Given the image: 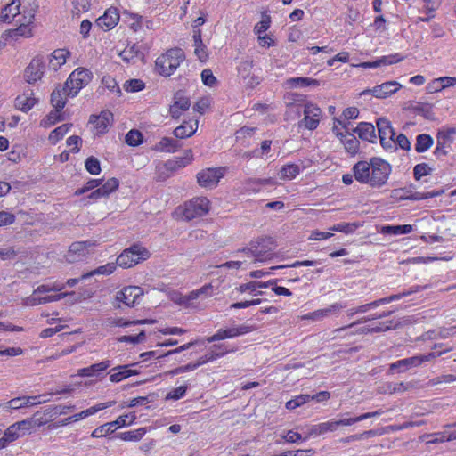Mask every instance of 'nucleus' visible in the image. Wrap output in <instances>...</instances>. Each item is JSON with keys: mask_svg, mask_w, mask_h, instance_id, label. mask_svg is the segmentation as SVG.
Here are the masks:
<instances>
[{"mask_svg": "<svg viewBox=\"0 0 456 456\" xmlns=\"http://www.w3.org/2000/svg\"><path fill=\"white\" fill-rule=\"evenodd\" d=\"M391 166L380 158L361 160L352 168L354 179L372 188L384 186L391 174Z\"/></svg>", "mask_w": 456, "mask_h": 456, "instance_id": "nucleus-1", "label": "nucleus"}, {"mask_svg": "<svg viewBox=\"0 0 456 456\" xmlns=\"http://www.w3.org/2000/svg\"><path fill=\"white\" fill-rule=\"evenodd\" d=\"M275 248V240L272 237L265 236L252 240L238 252L243 253L253 263H265L274 257Z\"/></svg>", "mask_w": 456, "mask_h": 456, "instance_id": "nucleus-2", "label": "nucleus"}, {"mask_svg": "<svg viewBox=\"0 0 456 456\" xmlns=\"http://www.w3.org/2000/svg\"><path fill=\"white\" fill-rule=\"evenodd\" d=\"M184 60L185 55L181 48H171L157 58L155 69L163 77H170Z\"/></svg>", "mask_w": 456, "mask_h": 456, "instance_id": "nucleus-3", "label": "nucleus"}, {"mask_svg": "<svg viewBox=\"0 0 456 456\" xmlns=\"http://www.w3.org/2000/svg\"><path fill=\"white\" fill-rule=\"evenodd\" d=\"M149 257L150 252L145 247L141 244H134L128 248H126L117 257V265L123 268H130Z\"/></svg>", "mask_w": 456, "mask_h": 456, "instance_id": "nucleus-4", "label": "nucleus"}, {"mask_svg": "<svg viewBox=\"0 0 456 456\" xmlns=\"http://www.w3.org/2000/svg\"><path fill=\"white\" fill-rule=\"evenodd\" d=\"M92 79V73L89 69L85 68H77L70 73L65 86L67 87V94L69 97H75L79 91L90 83Z\"/></svg>", "mask_w": 456, "mask_h": 456, "instance_id": "nucleus-5", "label": "nucleus"}, {"mask_svg": "<svg viewBox=\"0 0 456 456\" xmlns=\"http://www.w3.org/2000/svg\"><path fill=\"white\" fill-rule=\"evenodd\" d=\"M182 209L183 218L190 221L207 215L210 210V201L206 197H196L186 201Z\"/></svg>", "mask_w": 456, "mask_h": 456, "instance_id": "nucleus-6", "label": "nucleus"}, {"mask_svg": "<svg viewBox=\"0 0 456 456\" xmlns=\"http://www.w3.org/2000/svg\"><path fill=\"white\" fill-rule=\"evenodd\" d=\"M225 167H210L202 169L197 174L199 185L205 189H214L224 176Z\"/></svg>", "mask_w": 456, "mask_h": 456, "instance_id": "nucleus-7", "label": "nucleus"}, {"mask_svg": "<svg viewBox=\"0 0 456 456\" xmlns=\"http://www.w3.org/2000/svg\"><path fill=\"white\" fill-rule=\"evenodd\" d=\"M322 116V111L320 107L312 102H307L304 104V118L298 122V126L315 130L320 124Z\"/></svg>", "mask_w": 456, "mask_h": 456, "instance_id": "nucleus-8", "label": "nucleus"}, {"mask_svg": "<svg viewBox=\"0 0 456 456\" xmlns=\"http://www.w3.org/2000/svg\"><path fill=\"white\" fill-rule=\"evenodd\" d=\"M47 289L45 286H38L33 293L23 299V305L26 306H36L42 304L59 301L64 298L69 293H59L56 295H45Z\"/></svg>", "mask_w": 456, "mask_h": 456, "instance_id": "nucleus-9", "label": "nucleus"}, {"mask_svg": "<svg viewBox=\"0 0 456 456\" xmlns=\"http://www.w3.org/2000/svg\"><path fill=\"white\" fill-rule=\"evenodd\" d=\"M380 144L387 150L395 148V136L396 135L391 123L385 118H380L376 122Z\"/></svg>", "mask_w": 456, "mask_h": 456, "instance_id": "nucleus-10", "label": "nucleus"}, {"mask_svg": "<svg viewBox=\"0 0 456 456\" xmlns=\"http://www.w3.org/2000/svg\"><path fill=\"white\" fill-rule=\"evenodd\" d=\"M255 328L252 325L241 324L228 329H219L213 336L207 338L208 343L226 338H233L253 331Z\"/></svg>", "mask_w": 456, "mask_h": 456, "instance_id": "nucleus-11", "label": "nucleus"}, {"mask_svg": "<svg viewBox=\"0 0 456 456\" xmlns=\"http://www.w3.org/2000/svg\"><path fill=\"white\" fill-rule=\"evenodd\" d=\"M35 20V10H31L22 20H19L20 26L7 31V37L18 40L20 37H30L33 35L32 24Z\"/></svg>", "mask_w": 456, "mask_h": 456, "instance_id": "nucleus-12", "label": "nucleus"}, {"mask_svg": "<svg viewBox=\"0 0 456 456\" xmlns=\"http://www.w3.org/2000/svg\"><path fill=\"white\" fill-rule=\"evenodd\" d=\"M95 242L92 240L73 242L65 255L69 263H76L86 258L89 254V248L94 247Z\"/></svg>", "mask_w": 456, "mask_h": 456, "instance_id": "nucleus-13", "label": "nucleus"}, {"mask_svg": "<svg viewBox=\"0 0 456 456\" xmlns=\"http://www.w3.org/2000/svg\"><path fill=\"white\" fill-rule=\"evenodd\" d=\"M142 295L143 290L141 287L127 286L116 293L115 299L126 306L133 307Z\"/></svg>", "mask_w": 456, "mask_h": 456, "instance_id": "nucleus-14", "label": "nucleus"}, {"mask_svg": "<svg viewBox=\"0 0 456 456\" xmlns=\"http://www.w3.org/2000/svg\"><path fill=\"white\" fill-rule=\"evenodd\" d=\"M390 314V312L389 313H383L382 314H379V316H371V317H363L360 320H358L357 322H352L350 323L349 325H346V326H344V327H341V328H338V329H335L332 333L334 334V338L336 337H346V336H352L354 334H366V333H370V330H369L370 329V325L368 326H364V327H362V328H359L357 330L355 331H348L350 330L352 328H354L356 324H359V323H364L366 322L367 321H370V320H374L376 318H382V317H386V316H388Z\"/></svg>", "mask_w": 456, "mask_h": 456, "instance_id": "nucleus-15", "label": "nucleus"}, {"mask_svg": "<svg viewBox=\"0 0 456 456\" xmlns=\"http://www.w3.org/2000/svg\"><path fill=\"white\" fill-rule=\"evenodd\" d=\"M401 87L402 85L396 81H387L374 86L372 89H366L361 94H370L376 98L385 99L396 93Z\"/></svg>", "mask_w": 456, "mask_h": 456, "instance_id": "nucleus-16", "label": "nucleus"}, {"mask_svg": "<svg viewBox=\"0 0 456 456\" xmlns=\"http://www.w3.org/2000/svg\"><path fill=\"white\" fill-rule=\"evenodd\" d=\"M33 420L27 419L11 425L4 433V438L10 444L24 436L32 428Z\"/></svg>", "mask_w": 456, "mask_h": 456, "instance_id": "nucleus-17", "label": "nucleus"}, {"mask_svg": "<svg viewBox=\"0 0 456 456\" xmlns=\"http://www.w3.org/2000/svg\"><path fill=\"white\" fill-rule=\"evenodd\" d=\"M345 307L341 303L336 302L331 304L326 308L323 309H318L312 313H309L303 316V319L305 320H310L314 322H319L323 320L324 318L332 316V315H338L340 311Z\"/></svg>", "mask_w": 456, "mask_h": 456, "instance_id": "nucleus-18", "label": "nucleus"}, {"mask_svg": "<svg viewBox=\"0 0 456 456\" xmlns=\"http://www.w3.org/2000/svg\"><path fill=\"white\" fill-rule=\"evenodd\" d=\"M44 69L45 66L42 58L36 57L32 59L28 66L25 69V80L29 84L38 81L43 77Z\"/></svg>", "mask_w": 456, "mask_h": 456, "instance_id": "nucleus-19", "label": "nucleus"}, {"mask_svg": "<svg viewBox=\"0 0 456 456\" xmlns=\"http://www.w3.org/2000/svg\"><path fill=\"white\" fill-rule=\"evenodd\" d=\"M113 121V115L109 110L102 111L98 116H91L90 123L94 126L96 134H102L107 132Z\"/></svg>", "mask_w": 456, "mask_h": 456, "instance_id": "nucleus-20", "label": "nucleus"}, {"mask_svg": "<svg viewBox=\"0 0 456 456\" xmlns=\"http://www.w3.org/2000/svg\"><path fill=\"white\" fill-rule=\"evenodd\" d=\"M190 106L189 98L184 96L182 92H177L174 96V103L169 108V113L173 118L177 119L183 112L189 110Z\"/></svg>", "mask_w": 456, "mask_h": 456, "instance_id": "nucleus-21", "label": "nucleus"}, {"mask_svg": "<svg viewBox=\"0 0 456 456\" xmlns=\"http://www.w3.org/2000/svg\"><path fill=\"white\" fill-rule=\"evenodd\" d=\"M119 12L116 8H109L103 15L99 17L96 20L98 27L105 31L112 29L119 21Z\"/></svg>", "mask_w": 456, "mask_h": 456, "instance_id": "nucleus-22", "label": "nucleus"}, {"mask_svg": "<svg viewBox=\"0 0 456 456\" xmlns=\"http://www.w3.org/2000/svg\"><path fill=\"white\" fill-rule=\"evenodd\" d=\"M136 365L137 363H134L132 365H119L112 368L110 370V380L111 382L118 383L128 377L138 375L139 371L135 369L131 368Z\"/></svg>", "mask_w": 456, "mask_h": 456, "instance_id": "nucleus-23", "label": "nucleus"}, {"mask_svg": "<svg viewBox=\"0 0 456 456\" xmlns=\"http://www.w3.org/2000/svg\"><path fill=\"white\" fill-rule=\"evenodd\" d=\"M352 425H353V421L351 420V418H346V419H332L326 422L319 423L318 427H319V429H320L319 431L321 432V436H322V435H324L327 433H331V432L337 431L340 426H352Z\"/></svg>", "mask_w": 456, "mask_h": 456, "instance_id": "nucleus-24", "label": "nucleus"}, {"mask_svg": "<svg viewBox=\"0 0 456 456\" xmlns=\"http://www.w3.org/2000/svg\"><path fill=\"white\" fill-rule=\"evenodd\" d=\"M37 102V99L33 95V92L28 91L17 96L15 99V107L23 112H28L35 106Z\"/></svg>", "mask_w": 456, "mask_h": 456, "instance_id": "nucleus-25", "label": "nucleus"}, {"mask_svg": "<svg viewBox=\"0 0 456 456\" xmlns=\"http://www.w3.org/2000/svg\"><path fill=\"white\" fill-rule=\"evenodd\" d=\"M427 440V444H439L447 441L456 440V431L453 432H436L432 434H424L419 437L420 440Z\"/></svg>", "mask_w": 456, "mask_h": 456, "instance_id": "nucleus-26", "label": "nucleus"}, {"mask_svg": "<svg viewBox=\"0 0 456 456\" xmlns=\"http://www.w3.org/2000/svg\"><path fill=\"white\" fill-rule=\"evenodd\" d=\"M320 81L311 77H291L285 81V86L287 88H297V87H318Z\"/></svg>", "mask_w": 456, "mask_h": 456, "instance_id": "nucleus-27", "label": "nucleus"}, {"mask_svg": "<svg viewBox=\"0 0 456 456\" xmlns=\"http://www.w3.org/2000/svg\"><path fill=\"white\" fill-rule=\"evenodd\" d=\"M111 362L105 360L98 363L78 370L77 374L80 377H93L110 367Z\"/></svg>", "mask_w": 456, "mask_h": 456, "instance_id": "nucleus-28", "label": "nucleus"}, {"mask_svg": "<svg viewBox=\"0 0 456 456\" xmlns=\"http://www.w3.org/2000/svg\"><path fill=\"white\" fill-rule=\"evenodd\" d=\"M198 126V120H195L193 123L183 122L174 130V135L180 139L189 138L196 133Z\"/></svg>", "mask_w": 456, "mask_h": 456, "instance_id": "nucleus-29", "label": "nucleus"}, {"mask_svg": "<svg viewBox=\"0 0 456 456\" xmlns=\"http://www.w3.org/2000/svg\"><path fill=\"white\" fill-rule=\"evenodd\" d=\"M67 93L68 90L65 85L63 86L59 85L55 87L51 94V104L53 108H64L66 104V98L69 96Z\"/></svg>", "mask_w": 456, "mask_h": 456, "instance_id": "nucleus-30", "label": "nucleus"}, {"mask_svg": "<svg viewBox=\"0 0 456 456\" xmlns=\"http://www.w3.org/2000/svg\"><path fill=\"white\" fill-rule=\"evenodd\" d=\"M70 53L66 49H56L54 50L49 60L50 67L57 70L67 61V58L69 57Z\"/></svg>", "mask_w": 456, "mask_h": 456, "instance_id": "nucleus-31", "label": "nucleus"}, {"mask_svg": "<svg viewBox=\"0 0 456 456\" xmlns=\"http://www.w3.org/2000/svg\"><path fill=\"white\" fill-rule=\"evenodd\" d=\"M275 182L273 178L256 179L250 178L245 181V191L256 193L261 191L262 187L267 185H274Z\"/></svg>", "mask_w": 456, "mask_h": 456, "instance_id": "nucleus-32", "label": "nucleus"}, {"mask_svg": "<svg viewBox=\"0 0 456 456\" xmlns=\"http://www.w3.org/2000/svg\"><path fill=\"white\" fill-rule=\"evenodd\" d=\"M419 366V361L415 356L398 360L389 365L390 371L404 372L412 367Z\"/></svg>", "mask_w": 456, "mask_h": 456, "instance_id": "nucleus-33", "label": "nucleus"}, {"mask_svg": "<svg viewBox=\"0 0 456 456\" xmlns=\"http://www.w3.org/2000/svg\"><path fill=\"white\" fill-rule=\"evenodd\" d=\"M193 46H194V53L198 57L200 61H207L208 54L207 51L206 45L203 44L201 38V31L200 29L193 31Z\"/></svg>", "mask_w": 456, "mask_h": 456, "instance_id": "nucleus-34", "label": "nucleus"}, {"mask_svg": "<svg viewBox=\"0 0 456 456\" xmlns=\"http://www.w3.org/2000/svg\"><path fill=\"white\" fill-rule=\"evenodd\" d=\"M20 2L12 0L6 4L0 12V20L10 22L16 15L20 13Z\"/></svg>", "mask_w": 456, "mask_h": 456, "instance_id": "nucleus-35", "label": "nucleus"}, {"mask_svg": "<svg viewBox=\"0 0 456 456\" xmlns=\"http://www.w3.org/2000/svg\"><path fill=\"white\" fill-rule=\"evenodd\" d=\"M115 404V401H110L107 403H101L98 404H95L86 410H84L78 413H76L73 415V419H75L76 421H79L81 419H86L89 416L94 415L98 411L107 409L109 407H111Z\"/></svg>", "mask_w": 456, "mask_h": 456, "instance_id": "nucleus-36", "label": "nucleus"}, {"mask_svg": "<svg viewBox=\"0 0 456 456\" xmlns=\"http://www.w3.org/2000/svg\"><path fill=\"white\" fill-rule=\"evenodd\" d=\"M359 135V137L362 140L374 142L376 139L375 127L370 123L362 122L360 123L357 127L354 129Z\"/></svg>", "mask_w": 456, "mask_h": 456, "instance_id": "nucleus-37", "label": "nucleus"}, {"mask_svg": "<svg viewBox=\"0 0 456 456\" xmlns=\"http://www.w3.org/2000/svg\"><path fill=\"white\" fill-rule=\"evenodd\" d=\"M69 391L68 389L57 391L55 393L46 394V395H34V396H23L22 398V403L24 404V407H30L38 405L41 403H45L51 400V396L53 394H62Z\"/></svg>", "mask_w": 456, "mask_h": 456, "instance_id": "nucleus-38", "label": "nucleus"}, {"mask_svg": "<svg viewBox=\"0 0 456 456\" xmlns=\"http://www.w3.org/2000/svg\"><path fill=\"white\" fill-rule=\"evenodd\" d=\"M456 86V77H441L438 78H435L429 84L430 90L435 92H440L449 87H452Z\"/></svg>", "mask_w": 456, "mask_h": 456, "instance_id": "nucleus-39", "label": "nucleus"}, {"mask_svg": "<svg viewBox=\"0 0 456 456\" xmlns=\"http://www.w3.org/2000/svg\"><path fill=\"white\" fill-rule=\"evenodd\" d=\"M180 145L177 141L170 137H163L155 146L154 150L160 152L173 153L177 151Z\"/></svg>", "mask_w": 456, "mask_h": 456, "instance_id": "nucleus-40", "label": "nucleus"}, {"mask_svg": "<svg viewBox=\"0 0 456 456\" xmlns=\"http://www.w3.org/2000/svg\"><path fill=\"white\" fill-rule=\"evenodd\" d=\"M154 320H138V321H125L123 318H108L105 321V325L107 327H127L132 324H143V323H153Z\"/></svg>", "mask_w": 456, "mask_h": 456, "instance_id": "nucleus-41", "label": "nucleus"}, {"mask_svg": "<svg viewBox=\"0 0 456 456\" xmlns=\"http://www.w3.org/2000/svg\"><path fill=\"white\" fill-rule=\"evenodd\" d=\"M341 142L344 144L346 151L351 154L354 155L359 151V141L354 135L346 131L343 137L340 139Z\"/></svg>", "mask_w": 456, "mask_h": 456, "instance_id": "nucleus-42", "label": "nucleus"}, {"mask_svg": "<svg viewBox=\"0 0 456 456\" xmlns=\"http://www.w3.org/2000/svg\"><path fill=\"white\" fill-rule=\"evenodd\" d=\"M412 231V226L411 224H403V225H384L380 229V232L383 234L388 235H400V234H408Z\"/></svg>", "mask_w": 456, "mask_h": 456, "instance_id": "nucleus-43", "label": "nucleus"}, {"mask_svg": "<svg viewBox=\"0 0 456 456\" xmlns=\"http://www.w3.org/2000/svg\"><path fill=\"white\" fill-rule=\"evenodd\" d=\"M434 143L433 138L427 134H419L416 138L415 151L418 153L427 151Z\"/></svg>", "mask_w": 456, "mask_h": 456, "instance_id": "nucleus-44", "label": "nucleus"}, {"mask_svg": "<svg viewBox=\"0 0 456 456\" xmlns=\"http://www.w3.org/2000/svg\"><path fill=\"white\" fill-rule=\"evenodd\" d=\"M300 173V167L297 164L291 163L283 166L280 170V177L282 180H292L296 178Z\"/></svg>", "mask_w": 456, "mask_h": 456, "instance_id": "nucleus-45", "label": "nucleus"}, {"mask_svg": "<svg viewBox=\"0 0 456 456\" xmlns=\"http://www.w3.org/2000/svg\"><path fill=\"white\" fill-rule=\"evenodd\" d=\"M62 109L61 108H53L52 111L40 122V126L43 127H50L55 125L58 121L62 120Z\"/></svg>", "mask_w": 456, "mask_h": 456, "instance_id": "nucleus-46", "label": "nucleus"}, {"mask_svg": "<svg viewBox=\"0 0 456 456\" xmlns=\"http://www.w3.org/2000/svg\"><path fill=\"white\" fill-rule=\"evenodd\" d=\"M116 265H117V263L116 264L108 263L104 265L97 267L96 269H94V271H92L90 273L83 274L81 279H87L94 274L110 275V274L113 273L114 271L116 270Z\"/></svg>", "mask_w": 456, "mask_h": 456, "instance_id": "nucleus-47", "label": "nucleus"}, {"mask_svg": "<svg viewBox=\"0 0 456 456\" xmlns=\"http://www.w3.org/2000/svg\"><path fill=\"white\" fill-rule=\"evenodd\" d=\"M146 434L145 428L126 431L118 434V437L123 441H140Z\"/></svg>", "mask_w": 456, "mask_h": 456, "instance_id": "nucleus-48", "label": "nucleus"}, {"mask_svg": "<svg viewBox=\"0 0 456 456\" xmlns=\"http://www.w3.org/2000/svg\"><path fill=\"white\" fill-rule=\"evenodd\" d=\"M254 66V61L252 60L247 59L240 62L237 67L238 76L243 80L248 78L249 75L252 73L251 70Z\"/></svg>", "mask_w": 456, "mask_h": 456, "instance_id": "nucleus-49", "label": "nucleus"}, {"mask_svg": "<svg viewBox=\"0 0 456 456\" xmlns=\"http://www.w3.org/2000/svg\"><path fill=\"white\" fill-rule=\"evenodd\" d=\"M71 127L70 124H63L54 130H53L49 134V141L55 144L57 143L61 139L63 138V136L69 132V128Z\"/></svg>", "mask_w": 456, "mask_h": 456, "instance_id": "nucleus-50", "label": "nucleus"}, {"mask_svg": "<svg viewBox=\"0 0 456 456\" xmlns=\"http://www.w3.org/2000/svg\"><path fill=\"white\" fill-rule=\"evenodd\" d=\"M118 186V180L113 177L108 179L101 187H99V190L103 197H108L110 193L115 191Z\"/></svg>", "mask_w": 456, "mask_h": 456, "instance_id": "nucleus-51", "label": "nucleus"}, {"mask_svg": "<svg viewBox=\"0 0 456 456\" xmlns=\"http://www.w3.org/2000/svg\"><path fill=\"white\" fill-rule=\"evenodd\" d=\"M382 434H384L383 431L370 429V430H368V431H364V432H362L361 434L351 435V436L346 437L344 439V441L346 443H351V442L359 441V440H362V439L372 437V436H380Z\"/></svg>", "mask_w": 456, "mask_h": 456, "instance_id": "nucleus-52", "label": "nucleus"}, {"mask_svg": "<svg viewBox=\"0 0 456 456\" xmlns=\"http://www.w3.org/2000/svg\"><path fill=\"white\" fill-rule=\"evenodd\" d=\"M115 427L113 422L105 423L98 428H96L91 434L92 437L99 438L106 436L109 434H111L115 431Z\"/></svg>", "mask_w": 456, "mask_h": 456, "instance_id": "nucleus-53", "label": "nucleus"}, {"mask_svg": "<svg viewBox=\"0 0 456 456\" xmlns=\"http://www.w3.org/2000/svg\"><path fill=\"white\" fill-rule=\"evenodd\" d=\"M145 84L141 79H130L124 83L123 88L128 93H136L144 89Z\"/></svg>", "mask_w": 456, "mask_h": 456, "instance_id": "nucleus-54", "label": "nucleus"}, {"mask_svg": "<svg viewBox=\"0 0 456 456\" xmlns=\"http://www.w3.org/2000/svg\"><path fill=\"white\" fill-rule=\"evenodd\" d=\"M224 347V344L222 345H214L210 347L209 351L207 353V356L210 362L220 358L225 355L228 353H232L235 351V348H231V350H221L220 353H217L216 349H222Z\"/></svg>", "mask_w": 456, "mask_h": 456, "instance_id": "nucleus-55", "label": "nucleus"}, {"mask_svg": "<svg viewBox=\"0 0 456 456\" xmlns=\"http://www.w3.org/2000/svg\"><path fill=\"white\" fill-rule=\"evenodd\" d=\"M310 401L309 395H299L295 398L288 401L286 403V408L288 410H295L296 408L308 403Z\"/></svg>", "mask_w": 456, "mask_h": 456, "instance_id": "nucleus-56", "label": "nucleus"}, {"mask_svg": "<svg viewBox=\"0 0 456 456\" xmlns=\"http://www.w3.org/2000/svg\"><path fill=\"white\" fill-rule=\"evenodd\" d=\"M86 169L91 175H99L101 173L100 161L95 157H89L85 162Z\"/></svg>", "mask_w": 456, "mask_h": 456, "instance_id": "nucleus-57", "label": "nucleus"}, {"mask_svg": "<svg viewBox=\"0 0 456 456\" xmlns=\"http://www.w3.org/2000/svg\"><path fill=\"white\" fill-rule=\"evenodd\" d=\"M188 387L186 385L180 386L178 387L171 389L166 395V400H179L183 398L186 392H187Z\"/></svg>", "mask_w": 456, "mask_h": 456, "instance_id": "nucleus-58", "label": "nucleus"}, {"mask_svg": "<svg viewBox=\"0 0 456 456\" xmlns=\"http://www.w3.org/2000/svg\"><path fill=\"white\" fill-rule=\"evenodd\" d=\"M142 142V134L138 130H130L126 135V142L130 146H137Z\"/></svg>", "mask_w": 456, "mask_h": 456, "instance_id": "nucleus-59", "label": "nucleus"}, {"mask_svg": "<svg viewBox=\"0 0 456 456\" xmlns=\"http://www.w3.org/2000/svg\"><path fill=\"white\" fill-rule=\"evenodd\" d=\"M432 168L426 163L417 164L413 168V175L416 180H419L422 176L428 175Z\"/></svg>", "mask_w": 456, "mask_h": 456, "instance_id": "nucleus-60", "label": "nucleus"}, {"mask_svg": "<svg viewBox=\"0 0 456 456\" xmlns=\"http://www.w3.org/2000/svg\"><path fill=\"white\" fill-rule=\"evenodd\" d=\"M145 332L144 330H142L140 331L137 335L135 336H121L119 338H118V342H126V343H131V344H139L142 341L145 340Z\"/></svg>", "mask_w": 456, "mask_h": 456, "instance_id": "nucleus-61", "label": "nucleus"}, {"mask_svg": "<svg viewBox=\"0 0 456 456\" xmlns=\"http://www.w3.org/2000/svg\"><path fill=\"white\" fill-rule=\"evenodd\" d=\"M101 183L102 180L100 179H91L82 188L77 190L75 195L78 196L94 189H97L101 185Z\"/></svg>", "mask_w": 456, "mask_h": 456, "instance_id": "nucleus-62", "label": "nucleus"}, {"mask_svg": "<svg viewBox=\"0 0 456 456\" xmlns=\"http://www.w3.org/2000/svg\"><path fill=\"white\" fill-rule=\"evenodd\" d=\"M135 419L134 414H126L119 416L116 420L112 421L115 428L131 425Z\"/></svg>", "mask_w": 456, "mask_h": 456, "instance_id": "nucleus-63", "label": "nucleus"}, {"mask_svg": "<svg viewBox=\"0 0 456 456\" xmlns=\"http://www.w3.org/2000/svg\"><path fill=\"white\" fill-rule=\"evenodd\" d=\"M201 79H202L203 84L209 87H213V86H216V84H217V80H216V77L213 75V72L208 69L202 70Z\"/></svg>", "mask_w": 456, "mask_h": 456, "instance_id": "nucleus-64", "label": "nucleus"}]
</instances>
